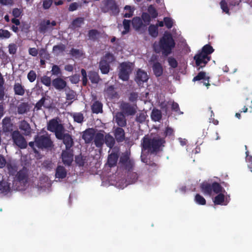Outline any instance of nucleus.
Listing matches in <instances>:
<instances>
[{
	"instance_id": "nucleus-7",
	"label": "nucleus",
	"mask_w": 252,
	"mask_h": 252,
	"mask_svg": "<svg viewBox=\"0 0 252 252\" xmlns=\"http://www.w3.org/2000/svg\"><path fill=\"white\" fill-rule=\"evenodd\" d=\"M29 179V170L27 167H23L16 173L14 179V182L16 185L18 183L20 184L23 187H24L28 184Z\"/></svg>"
},
{
	"instance_id": "nucleus-14",
	"label": "nucleus",
	"mask_w": 252,
	"mask_h": 252,
	"mask_svg": "<svg viewBox=\"0 0 252 252\" xmlns=\"http://www.w3.org/2000/svg\"><path fill=\"white\" fill-rule=\"evenodd\" d=\"M149 79L147 73L146 71L139 69L136 73L135 81L139 86L143 84L148 81Z\"/></svg>"
},
{
	"instance_id": "nucleus-23",
	"label": "nucleus",
	"mask_w": 252,
	"mask_h": 252,
	"mask_svg": "<svg viewBox=\"0 0 252 252\" xmlns=\"http://www.w3.org/2000/svg\"><path fill=\"white\" fill-rule=\"evenodd\" d=\"M152 69L156 77H160L162 75L163 68L160 63L158 62L154 63L152 66Z\"/></svg>"
},
{
	"instance_id": "nucleus-40",
	"label": "nucleus",
	"mask_w": 252,
	"mask_h": 252,
	"mask_svg": "<svg viewBox=\"0 0 252 252\" xmlns=\"http://www.w3.org/2000/svg\"><path fill=\"white\" fill-rule=\"evenodd\" d=\"M66 99L68 100L74 99L76 96V93L75 91L71 90L69 87L65 89Z\"/></svg>"
},
{
	"instance_id": "nucleus-47",
	"label": "nucleus",
	"mask_w": 252,
	"mask_h": 252,
	"mask_svg": "<svg viewBox=\"0 0 252 252\" xmlns=\"http://www.w3.org/2000/svg\"><path fill=\"white\" fill-rule=\"evenodd\" d=\"M101 60L102 61H105L106 63L110 64L115 61V59L113 54L108 52L105 55L104 57Z\"/></svg>"
},
{
	"instance_id": "nucleus-53",
	"label": "nucleus",
	"mask_w": 252,
	"mask_h": 252,
	"mask_svg": "<svg viewBox=\"0 0 252 252\" xmlns=\"http://www.w3.org/2000/svg\"><path fill=\"white\" fill-rule=\"evenodd\" d=\"M123 23L125 30L122 32V34H126L129 31L130 21L124 19Z\"/></svg>"
},
{
	"instance_id": "nucleus-32",
	"label": "nucleus",
	"mask_w": 252,
	"mask_h": 252,
	"mask_svg": "<svg viewBox=\"0 0 252 252\" xmlns=\"http://www.w3.org/2000/svg\"><path fill=\"white\" fill-rule=\"evenodd\" d=\"M85 19L83 17H78L74 19L71 23V28L75 29L80 28L84 24Z\"/></svg>"
},
{
	"instance_id": "nucleus-42",
	"label": "nucleus",
	"mask_w": 252,
	"mask_h": 252,
	"mask_svg": "<svg viewBox=\"0 0 252 252\" xmlns=\"http://www.w3.org/2000/svg\"><path fill=\"white\" fill-rule=\"evenodd\" d=\"M74 121L78 123H82L84 121L83 114L81 113H74L71 115Z\"/></svg>"
},
{
	"instance_id": "nucleus-35",
	"label": "nucleus",
	"mask_w": 252,
	"mask_h": 252,
	"mask_svg": "<svg viewBox=\"0 0 252 252\" xmlns=\"http://www.w3.org/2000/svg\"><path fill=\"white\" fill-rule=\"evenodd\" d=\"M65 50V45L61 43L60 44L55 45L53 47V52L56 56L59 55L63 53Z\"/></svg>"
},
{
	"instance_id": "nucleus-25",
	"label": "nucleus",
	"mask_w": 252,
	"mask_h": 252,
	"mask_svg": "<svg viewBox=\"0 0 252 252\" xmlns=\"http://www.w3.org/2000/svg\"><path fill=\"white\" fill-rule=\"evenodd\" d=\"M104 92L107 97L110 99L116 98L118 96V94L115 90V88L113 85L108 86L105 89Z\"/></svg>"
},
{
	"instance_id": "nucleus-18",
	"label": "nucleus",
	"mask_w": 252,
	"mask_h": 252,
	"mask_svg": "<svg viewBox=\"0 0 252 252\" xmlns=\"http://www.w3.org/2000/svg\"><path fill=\"white\" fill-rule=\"evenodd\" d=\"M52 86L59 91L66 88L67 83L65 81L60 77L56 78L52 80Z\"/></svg>"
},
{
	"instance_id": "nucleus-44",
	"label": "nucleus",
	"mask_w": 252,
	"mask_h": 252,
	"mask_svg": "<svg viewBox=\"0 0 252 252\" xmlns=\"http://www.w3.org/2000/svg\"><path fill=\"white\" fill-rule=\"evenodd\" d=\"M46 99V97L45 96H43L39 100L36 102L34 106V109L36 111H38L41 109L42 106L46 108H48V107L44 105Z\"/></svg>"
},
{
	"instance_id": "nucleus-9",
	"label": "nucleus",
	"mask_w": 252,
	"mask_h": 252,
	"mask_svg": "<svg viewBox=\"0 0 252 252\" xmlns=\"http://www.w3.org/2000/svg\"><path fill=\"white\" fill-rule=\"evenodd\" d=\"M132 71L130 65L127 63H122L120 64V69L119 73V77L123 81H127L129 78V74Z\"/></svg>"
},
{
	"instance_id": "nucleus-16",
	"label": "nucleus",
	"mask_w": 252,
	"mask_h": 252,
	"mask_svg": "<svg viewBox=\"0 0 252 252\" xmlns=\"http://www.w3.org/2000/svg\"><path fill=\"white\" fill-rule=\"evenodd\" d=\"M95 132L94 128H88L83 132L82 138L84 140L85 143L90 144L92 142L94 137Z\"/></svg>"
},
{
	"instance_id": "nucleus-48",
	"label": "nucleus",
	"mask_w": 252,
	"mask_h": 252,
	"mask_svg": "<svg viewBox=\"0 0 252 252\" xmlns=\"http://www.w3.org/2000/svg\"><path fill=\"white\" fill-rule=\"evenodd\" d=\"M146 116L145 113L141 112L137 114L135 121L138 123H142L145 121Z\"/></svg>"
},
{
	"instance_id": "nucleus-3",
	"label": "nucleus",
	"mask_w": 252,
	"mask_h": 252,
	"mask_svg": "<svg viewBox=\"0 0 252 252\" xmlns=\"http://www.w3.org/2000/svg\"><path fill=\"white\" fill-rule=\"evenodd\" d=\"M175 46V42L170 33L165 32L159 39L158 44H154L155 51L159 53L160 52L165 56H167L172 52Z\"/></svg>"
},
{
	"instance_id": "nucleus-8",
	"label": "nucleus",
	"mask_w": 252,
	"mask_h": 252,
	"mask_svg": "<svg viewBox=\"0 0 252 252\" xmlns=\"http://www.w3.org/2000/svg\"><path fill=\"white\" fill-rule=\"evenodd\" d=\"M13 143L20 149H25L27 147V142L20 131L16 130L11 133Z\"/></svg>"
},
{
	"instance_id": "nucleus-52",
	"label": "nucleus",
	"mask_w": 252,
	"mask_h": 252,
	"mask_svg": "<svg viewBox=\"0 0 252 252\" xmlns=\"http://www.w3.org/2000/svg\"><path fill=\"white\" fill-rule=\"evenodd\" d=\"M195 201L199 205H204L206 203L205 199L199 194H196L195 198Z\"/></svg>"
},
{
	"instance_id": "nucleus-55",
	"label": "nucleus",
	"mask_w": 252,
	"mask_h": 252,
	"mask_svg": "<svg viewBox=\"0 0 252 252\" xmlns=\"http://www.w3.org/2000/svg\"><path fill=\"white\" fill-rule=\"evenodd\" d=\"M220 6L223 12L226 14H229V9L227 3L225 0H221L220 2Z\"/></svg>"
},
{
	"instance_id": "nucleus-13",
	"label": "nucleus",
	"mask_w": 252,
	"mask_h": 252,
	"mask_svg": "<svg viewBox=\"0 0 252 252\" xmlns=\"http://www.w3.org/2000/svg\"><path fill=\"white\" fill-rule=\"evenodd\" d=\"M59 140H63V144L65 146V149L69 150L73 146L74 142L73 138L68 133H64V132L61 133V138H57Z\"/></svg>"
},
{
	"instance_id": "nucleus-63",
	"label": "nucleus",
	"mask_w": 252,
	"mask_h": 252,
	"mask_svg": "<svg viewBox=\"0 0 252 252\" xmlns=\"http://www.w3.org/2000/svg\"><path fill=\"white\" fill-rule=\"evenodd\" d=\"M22 12V9L18 8H14L12 10V14L15 18H18L21 16Z\"/></svg>"
},
{
	"instance_id": "nucleus-39",
	"label": "nucleus",
	"mask_w": 252,
	"mask_h": 252,
	"mask_svg": "<svg viewBox=\"0 0 252 252\" xmlns=\"http://www.w3.org/2000/svg\"><path fill=\"white\" fill-rule=\"evenodd\" d=\"M104 143L107 147L111 148L115 144L114 138L109 134H107L104 138Z\"/></svg>"
},
{
	"instance_id": "nucleus-49",
	"label": "nucleus",
	"mask_w": 252,
	"mask_h": 252,
	"mask_svg": "<svg viewBox=\"0 0 252 252\" xmlns=\"http://www.w3.org/2000/svg\"><path fill=\"white\" fill-rule=\"evenodd\" d=\"M99 34V32L95 29L90 30L88 32V36L90 39L93 40H95L96 39V36Z\"/></svg>"
},
{
	"instance_id": "nucleus-45",
	"label": "nucleus",
	"mask_w": 252,
	"mask_h": 252,
	"mask_svg": "<svg viewBox=\"0 0 252 252\" xmlns=\"http://www.w3.org/2000/svg\"><path fill=\"white\" fill-rule=\"evenodd\" d=\"M148 14L152 18L155 19L158 16V12L153 5H150L148 7Z\"/></svg>"
},
{
	"instance_id": "nucleus-10",
	"label": "nucleus",
	"mask_w": 252,
	"mask_h": 252,
	"mask_svg": "<svg viewBox=\"0 0 252 252\" xmlns=\"http://www.w3.org/2000/svg\"><path fill=\"white\" fill-rule=\"evenodd\" d=\"M193 59L196 66L198 67L197 70H199L206 66L208 62L210 61L211 57H208L199 52L194 56Z\"/></svg>"
},
{
	"instance_id": "nucleus-33",
	"label": "nucleus",
	"mask_w": 252,
	"mask_h": 252,
	"mask_svg": "<svg viewBox=\"0 0 252 252\" xmlns=\"http://www.w3.org/2000/svg\"><path fill=\"white\" fill-rule=\"evenodd\" d=\"M29 110V104L27 102H21L17 106V112L19 114H24Z\"/></svg>"
},
{
	"instance_id": "nucleus-21",
	"label": "nucleus",
	"mask_w": 252,
	"mask_h": 252,
	"mask_svg": "<svg viewBox=\"0 0 252 252\" xmlns=\"http://www.w3.org/2000/svg\"><path fill=\"white\" fill-rule=\"evenodd\" d=\"M104 136L103 133L97 132L95 133L94 139V143L95 146L97 148L102 147L104 143Z\"/></svg>"
},
{
	"instance_id": "nucleus-22",
	"label": "nucleus",
	"mask_w": 252,
	"mask_h": 252,
	"mask_svg": "<svg viewBox=\"0 0 252 252\" xmlns=\"http://www.w3.org/2000/svg\"><path fill=\"white\" fill-rule=\"evenodd\" d=\"M119 158V155L116 153H112L108 155L107 164L110 167L116 165Z\"/></svg>"
},
{
	"instance_id": "nucleus-58",
	"label": "nucleus",
	"mask_w": 252,
	"mask_h": 252,
	"mask_svg": "<svg viewBox=\"0 0 252 252\" xmlns=\"http://www.w3.org/2000/svg\"><path fill=\"white\" fill-rule=\"evenodd\" d=\"M163 21L165 26L168 29H171L173 27V21L171 18L168 17H164L163 18Z\"/></svg>"
},
{
	"instance_id": "nucleus-31",
	"label": "nucleus",
	"mask_w": 252,
	"mask_h": 252,
	"mask_svg": "<svg viewBox=\"0 0 252 252\" xmlns=\"http://www.w3.org/2000/svg\"><path fill=\"white\" fill-rule=\"evenodd\" d=\"M99 68L102 74H107L110 70V64L106 63L105 61L101 60L99 63Z\"/></svg>"
},
{
	"instance_id": "nucleus-27",
	"label": "nucleus",
	"mask_w": 252,
	"mask_h": 252,
	"mask_svg": "<svg viewBox=\"0 0 252 252\" xmlns=\"http://www.w3.org/2000/svg\"><path fill=\"white\" fill-rule=\"evenodd\" d=\"M50 26V21L49 20H43L39 24L38 31L40 33H45Z\"/></svg>"
},
{
	"instance_id": "nucleus-37",
	"label": "nucleus",
	"mask_w": 252,
	"mask_h": 252,
	"mask_svg": "<svg viewBox=\"0 0 252 252\" xmlns=\"http://www.w3.org/2000/svg\"><path fill=\"white\" fill-rule=\"evenodd\" d=\"M132 24L133 28L136 30H139L142 28L143 26L142 20L139 17H134L132 20Z\"/></svg>"
},
{
	"instance_id": "nucleus-46",
	"label": "nucleus",
	"mask_w": 252,
	"mask_h": 252,
	"mask_svg": "<svg viewBox=\"0 0 252 252\" xmlns=\"http://www.w3.org/2000/svg\"><path fill=\"white\" fill-rule=\"evenodd\" d=\"M138 178V176L137 173L129 172L127 175V181L130 183H135Z\"/></svg>"
},
{
	"instance_id": "nucleus-2",
	"label": "nucleus",
	"mask_w": 252,
	"mask_h": 252,
	"mask_svg": "<svg viewBox=\"0 0 252 252\" xmlns=\"http://www.w3.org/2000/svg\"><path fill=\"white\" fill-rule=\"evenodd\" d=\"M165 140L164 138L157 134L154 136L145 135L142 139V148L147 150L151 154H157L162 151L164 146Z\"/></svg>"
},
{
	"instance_id": "nucleus-62",
	"label": "nucleus",
	"mask_w": 252,
	"mask_h": 252,
	"mask_svg": "<svg viewBox=\"0 0 252 252\" xmlns=\"http://www.w3.org/2000/svg\"><path fill=\"white\" fill-rule=\"evenodd\" d=\"M27 78L30 82H33L36 78V74L34 70H30L27 75Z\"/></svg>"
},
{
	"instance_id": "nucleus-57",
	"label": "nucleus",
	"mask_w": 252,
	"mask_h": 252,
	"mask_svg": "<svg viewBox=\"0 0 252 252\" xmlns=\"http://www.w3.org/2000/svg\"><path fill=\"white\" fill-rule=\"evenodd\" d=\"M139 97L138 93L136 92H132L130 93L128 97V100L130 102L136 103Z\"/></svg>"
},
{
	"instance_id": "nucleus-1",
	"label": "nucleus",
	"mask_w": 252,
	"mask_h": 252,
	"mask_svg": "<svg viewBox=\"0 0 252 252\" xmlns=\"http://www.w3.org/2000/svg\"><path fill=\"white\" fill-rule=\"evenodd\" d=\"M200 189L204 195H211L213 192L218 194L213 200L215 204L225 205L227 204V203H223L225 196L222 192L225 190L220 183L217 182H214L212 184L203 182L200 185Z\"/></svg>"
},
{
	"instance_id": "nucleus-19",
	"label": "nucleus",
	"mask_w": 252,
	"mask_h": 252,
	"mask_svg": "<svg viewBox=\"0 0 252 252\" xmlns=\"http://www.w3.org/2000/svg\"><path fill=\"white\" fill-rule=\"evenodd\" d=\"M115 122L118 127H124L126 126V116L122 112L117 113L115 116Z\"/></svg>"
},
{
	"instance_id": "nucleus-61",
	"label": "nucleus",
	"mask_w": 252,
	"mask_h": 252,
	"mask_svg": "<svg viewBox=\"0 0 252 252\" xmlns=\"http://www.w3.org/2000/svg\"><path fill=\"white\" fill-rule=\"evenodd\" d=\"M124 9L126 11L124 15V17L130 18L132 16L133 11L131 10L130 6L126 5Z\"/></svg>"
},
{
	"instance_id": "nucleus-30",
	"label": "nucleus",
	"mask_w": 252,
	"mask_h": 252,
	"mask_svg": "<svg viewBox=\"0 0 252 252\" xmlns=\"http://www.w3.org/2000/svg\"><path fill=\"white\" fill-rule=\"evenodd\" d=\"M151 119L155 122H159L162 119V113L160 110L157 109H153L151 115Z\"/></svg>"
},
{
	"instance_id": "nucleus-28",
	"label": "nucleus",
	"mask_w": 252,
	"mask_h": 252,
	"mask_svg": "<svg viewBox=\"0 0 252 252\" xmlns=\"http://www.w3.org/2000/svg\"><path fill=\"white\" fill-rule=\"evenodd\" d=\"M141 158L142 161L144 163H145L146 165L149 166V170L153 171L156 170L158 169L159 166L157 163L154 162L153 161H151L149 159L144 158L142 156H141Z\"/></svg>"
},
{
	"instance_id": "nucleus-4",
	"label": "nucleus",
	"mask_w": 252,
	"mask_h": 252,
	"mask_svg": "<svg viewBox=\"0 0 252 252\" xmlns=\"http://www.w3.org/2000/svg\"><path fill=\"white\" fill-rule=\"evenodd\" d=\"M101 10L103 13L110 12L111 14L117 15L120 10L115 0H103L100 6Z\"/></svg>"
},
{
	"instance_id": "nucleus-26",
	"label": "nucleus",
	"mask_w": 252,
	"mask_h": 252,
	"mask_svg": "<svg viewBox=\"0 0 252 252\" xmlns=\"http://www.w3.org/2000/svg\"><path fill=\"white\" fill-rule=\"evenodd\" d=\"M67 171L66 169L63 166L59 165L56 170L55 176L57 178L64 179L66 177Z\"/></svg>"
},
{
	"instance_id": "nucleus-15",
	"label": "nucleus",
	"mask_w": 252,
	"mask_h": 252,
	"mask_svg": "<svg viewBox=\"0 0 252 252\" xmlns=\"http://www.w3.org/2000/svg\"><path fill=\"white\" fill-rule=\"evenodd\" d=\"M13 124L9 117H5L2 121V128L3 132L6 133L13 132Z\"/></svg>"
},
{
	"instance_id": "nucleus-6",
	"label": "nucleus",
	"mask_w": 252,
	"mask_h": 252,
	"mask_svg": "<svg viewBox=\"0 0 252 252\" xmlns=\"http://www.w3.org/2000/svg\"><path fill=\"white\" fill-rule=\"evenodd\" d=\"M47 129L51 132H54L57 138H61V133L64 131L63 126L59 124L58 121L55 119H53L49 122Z\"/></svg>"
},
{
	"instance_id": "nucleus-50",
	"label": "nucleus",
	"mask_w": 252,
	"mask_h": 252,
	"mask_svg": "<svg viewBox=\"0 0 252 252\" xmlns=\"http://www.w3.org/2000/svg\"><path fill=\"white\" fill-rule=\"evenodd\" d=\"M39 55L42 59L49 60L50 58V54L45 48H42L40 50Z\"/></svg>"
},
{
	"instance_id": "nucleus-34",
	"label": "nucleus",
	"mask_w": 252,
	"mask_h": 252,
	"mask_svg": "<svg viewBox=\"0 0 252 252\" xmlns=\"http://www.w3.org/2000/svg\"><path fill=\"white\" fill-rule=\"evenodd\" d=\"M10 190V184L7 181L2 180L0 182V191L1 193H7Z\"/></svg>"
},
{
	"instance_id": "nucleus-54",
	"label": "nucleus",
	"mask_w": 252,
	"mask_h": 252,
	"mask_svg": "<svg viewBox=\"0 0 252 252\" xmlns=\"http://www.w3.org/2000/svg\"><path fill=\"white\" fill-rule=\"evenodd\" d=\"M134 165V160L133 159H130L126 163L124 164L122 166H123L126 170H127L128 171H130L132 169Z\"/></svg>"
},
{
	"instance_id": "nucleus-11",
	"label": "nucleus",
	"mask_w": 252,
	"mask_h": 252,
	"mask_svg": "<svg viewBox=\"0 0 252 252\" xmlns=\"http://www.w3.org/2000/svg\"><path fill=\"white\" fill-rule=\"evenodd\" d=\"M136 104L131 105L128 102H123L121 104L122 113L125 116H133L136 113Z\"/></svg>"
},
{
	"instance_id": "nucleus-29",
	"label": "nucleus",
	"mask_w": 252,
	"mask_h": 252,
	"mask_svg": "<svg viewBox=\"0 0 252 252\" xmlns=\"http://www.w3.org/2000/svg\"><path fill=\"white\" fill-rule=\"evenodd\" d=\"M13 90L15 95L23 96L25 93L24 86L21 83H15L13 86Z\"/></svg>"
},
{
	"instance_id": "nucleus-51",
	"label": "nucleus",
	"mask_w": 252,
	"mask_h": 252,
	"mask_svg": "<svg viewBox=\"0 0 252 252\" xmlns=\"http://www.w3.org/2000/svg\"><path fill=\"white\" fill-rule=\"evenodd\" d=\"M70 54L72 56L75 58H79L83 56V53L82 50L79 49L72 48L70 51Z\"/></svg>"
},
{
	"instance_id": "nucleus-5",
	"label": "nucleus",
	"mask_w": 252,
	"mask_h": 252,
	"mask_svg": "<svg viewBox=\"0 0 252 252\" xmlns=\"http://www.w3.org/2000/svg\"><path fill=\"white\" fill-rule=\"evenodd\" d=\"M35 143L38 148L41 149H49L54 146L53 142L48 134L35 136Z\"/></svg>"
},
{
	"instance_id": "nucleus-59",
	"label": "nucleus",
	"mask_w": 252,
	"mask_h": 252,
	"mask_svg": "<svg viewBox=\"0 0 252 252\" xmlns=\"http://www.w3.org/2000/svg\"><path fill=\"white\" fill-rule=\"evenodd\" d=\"M11 33L6 30L0 29V38H9L11 36Z\"/></svg>"
},
{
	"instance_id": "nucleus-38",
	"label": "nucleus",
	"mask_w": 252,
	"mask_h": 252,
	"mask_svg": "<svg viewBox=\"0 0 252 252\" xmlns=\"http://www.w3.org/2000/svg\"><path fill=\"white\" fill-rule=\"evenodd\" d=\"M214 49L212 46L210 44H206L202 47L200 53L208 57H211L210 55L214 52Z\"/></svg>"
},
{
	"instance_id": "nucleus-17",
	"label": "nucleus",
	"mask_w": 252,
	"mask_h": 252,
	"mask_svg": "<svg viewBox=\"0 0 252 252\" xmlns=\"http://www.w3.org/2000/svg\"><path fill=\"white\" fill-rule=\"evenodd\" d=\"M114 135L118 142H122L125 139V132L124 129L120 127H114Z\"/></svg>"
},
{
	"instance_id": "nucleus-36",
	"label": "nucleus",
	"mask_w": 252,
	"mask_h": 252,
	"mask_svg": "<svg viewBox=\"0 0 252 252\" xmlns=\"http://www.w3.org/2000/svg\"><path fill=\"white\" fill-rule=\"evenodd\" d=\"M89 78L93 84H97L100 80L98 74L95 71H90Z\"/></svg>"
},
{
	"instance_id": "nucleus-60",
	"label": "nucleus",
	"mask_w": 252,
	"mask_h": 252,
	"mask_svg": "<svg viewBox=\"0 0 252 252\" xmlns=\"http://www.w3.org/2000/svg\"><path fill=\"white\" fill-rule=\"evenodd\" d=\"M169 65L173 68H176L178 66V62L176 60L172 57H170L167 59Z\"/></svg>"
},
{
	"instance_id": "nucleus-56",
	"label": "nucleus",
	"mask_w": 252,
	"mask_h": 252,
	"mask_svg": "<svg viewBox=\"0 0 252 252\" xmlns=\"http://www.w3.org/2000/svg\"><path fill=\"white\" fill-rule=\"evenodd\" d=\"M41 82L47 87H50L51 84V78L46 75L41 77Z\"/></svg>"
},
{
	"instance_id": "nucleus-64",
	"label": "nucleus",
	"mask_w": 252,
	"mask_h": 252,
	"mask_svg": "<svg viewBox=\"0 0 252 252\" xmlns=\"http://www.w3.org/2000/svg\"><path fill=\"white\" fill-rule=\"evenodd\" d=\"M142 19L147 24H149L151 21V17L146 12H143L141 15Z\"/></svg>"
},
{
	"instance_id": "nucleus-20",
	"label": "nucleus",
	"mask_w": 252,
	"mask_h": 252,
	"mask_svg": "<svg viewBox=\"0 0 252 252\" xmlns=\"http://www.w3.org/2000/svg\"><path fill=\"white\" fill-rule=\"evenodd\" d=\"M19 129L23 131L24 135L29 136L31 135L32 129L30 124L25 120L21 121L19 124Z\"/></svg>"
},
{
	"instance_id": "nucleus-41",
	"label": "nucleus",
	"mask_w": 252,
	"mask_h": 252,
	"mask_svg": "<svg viewBox=\"0 0 252 252\" xmlns=\"http://www.w3.org/2000/svg\"><path fill=\"white\" fill-rule=\"evenodd\" d=\"M6 165L8 173L10 175L13 176L16 175L15 174L17 172L18 170V167L16 165L11 163H7Z\"/></svg>"
},
{
	"instance_id": "nucleus-43",
	"label": "nucleus",
	"mask_w": 252,
	"mask_h": 252,
	"mask_svg": "<svg viewBox=\"0 0 252 252\" xmlns=\"http://www.w3.org/2000/svg\"><path fill=\"white\" fill-rule=\"evenodd\" d=\"M149 34L154 37H156L158 35V26L151 24L148 28Z\"/></svg>"
},
{
	"instance_id": "nucleus-24",
	"label": "nucleus",
	"mask_w": 252,
	"mask_h": 252,
	"mask_svg": "<svg viewBox=\"0 0 252 252\" xmlns=\"http://www.w3.org/2000/svg\"><path fill=\"white\" fill-rule=\"evenodd\" d=\"M103 104L98 100L94 101L91 106V110L93 113L98 114L103 112Z\"/></svg>"
},
{
	"instance_id": "nucleus-12",
	"label": "nucleus",
	"mask_w": 252,
	"mask_h": 252,
	"mask_svg": "<svg viewBox=\"0 0 252 252\" xmlns=\"http://www.w3.org/2000/svg\"><path fill=\"white\" fill-rule=\"evenodd\" d=\"M62 159L63 164L65 165H71L73 160V154L72 150H64L62 153Z\"/></svg>"
}]
</instances>
